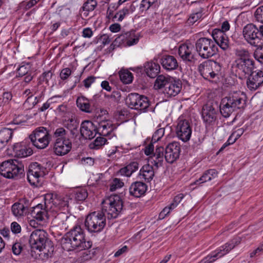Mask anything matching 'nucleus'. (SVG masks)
Here are the masks:
<instances>
[{
  "label": "nucleus",
  "mask_w": 263,
  "mask_h": 263,
  "mask_svg": "<svg viewBox=\"0 0 263 263\" xmlns=\"http://www.w3.org/2000/svg\"><path fill=\"white\" fill-rule=\"evenodd\" d=\"M63 249L68 251L88 249L92 246L91 241H86L83 230L80 226H74L61 239Z\"/></svg>",
  "instance_id": "nucleus-1"
},
{
  "label": "nucleus",
  "mask_w": 263,
  "mask_h": 263,
  "mask_svg": "<svg viewBox=\"0 0 263 263\" xmlns=\"http://www.w3.org/2000/svg\"><path fill=\"white\" fill-rule=\"evenodd\" d=\"M246 106V95L240 91H233L221 100L220 111L223 117L228 118L234 111L243 109Z\"/></svg>",
  "instance_id": "nucleus-2"
},
{
  "label": "nucleus",
  "mask_w": 263,
  "mask_h": 263,
  "mask_svg": "<svg viewBox=\"0 0 263 263\" xmlns=\"http://www.w3.org/2000/svg\"><path fill=\"white\" fill-rule=\"evenodd\" d=\"M0 174L8 179L21 177L25 174L24 165L16 159H9L0 165Z\"/></svg>",
  "instance_id": "nucleus-3"
},
{
  "label": "nucleus",
  "mask_w": 263,
  "mask_h": 263,
  "mask_svg": "<svg viewBox=\"0 0 263 263\" xmlns=\"http://www.w3.org/2000/svg\"><path fill=\"white\" fill-rule=\"evenodd\" d=\"M106 225V218L103 212H93L88 214L85 220V229L90 233L101 232Z\"/></svg>",
  "instance_id": "nucleus-4"
},
{
  "label": "nucleus",
  "mask_w": 263,
  "mask_h": 263,
  "mask_svg": "<svg viewBox=\"0 0 263 263\" xmlns=\"http://www.w3.org/2000/svg\"><path fill=\"white\" fill-rule=\"evenodd\" d=\"M195 48L198 55L202 59H209L218 52L217 45L211 39L200 37L195 42Z\"/></svg>",
  "instance_id": "nucleus-5"
},
{
  "label": "nucleus",
  "mask_w": 263,
  "mask_h": 263,
  "mask_svg": "<svg viewBox=\"0 0 263 263\" xmlns=\"http://www.w3.org/2000/svg\"><path fill=\"white\" fill-rule=\"evenodd\" d=\"M102 210L108 219L116 218L123 208V202L118 195H111L102 202Z\"/></svg>",
  "instance_id": "nucleus-6"
},
{
  "label": "nucleus",
  "mask_w": 263,
  "mask_h": 263,
  "mask_svg": "<svg viewBox=\"0 0 263 263\" xmlns=\"http://www.w3.org/2000/svg\"><path fill=\"white\" fill-rule=\"evenodd\" d=\"M221 69L220 64L213 60H206L199 65L198 69L200 74L205 79H218Z\"/></svg>",
  "instance_id": "nucleus-7"
},
{
  "label": "nucleus",
  "mask_w": 263,
  "mask_h": 263,
  "mask_svg": "<svg viewBox=\"0 0 263 263\" xmlns=\"http://www.w3.org/2000/svg\"><path fill=\"white\" fill-rule=\"evenodd\" d=\"M126 102L131 108L139 110L143 112H146L148 110L154 111V108L150 107L148 98L144 95L131 93L128 95Z\"/></svg>",
  "instance_id": "nucleus-8"
},
{
  "label": "nucleus",
  "mask_w": 263,
  "mask_h": 263,
  "mask_svg": "<svg viewBox=\"0 0 263 263\" xmlns=\"http://www.w3.org/2000/svg\"><path fill=\"white\" fill-rule=\"evenodd\" d=\"M45 206L47 210L55 211L62 208L68 207L69 200H71L67 196L57 194H48L44 198Z\"/></svg>",
  "instance_id": "nucleus-9"
},
{
  "label": "nucleus",
  "mask_w": 263,
  "mask_h": 263,
  "mask_svg": "<svg viewBox=\"0 0 263 263\" xmlns=\"http://www.w3.org/2000/svg\"><path fill=\"white\" fill-rule=\"evenodd\" d=\"M46 170L45 167L36 162L30 164L27 173L28 182L37 186L40 182V179L46 175Z\"/></svg>",
  "instance_id": "nucleus-10"
},
{
  "label": "nucleus",
  "mask_w": 263,
  "mask_h": 263,
  "mask_svg": "<svg viewBox=\"0 0 263 263\" xmlns=\"http://www.w3.org/2000/svg\"><path fill=\"white\" fill-rule=\"evenodd\" d=\"M48 234L43 230L36 229L33 231L29 238V243L32 249L42 251L45 249Z\"/></svg>",
  "instance_id": "nucleus-11"
},
{
  "label": "nucleus",
  "mask_w": 263,
  "mask_h": 263,
  "mask_svg": "<svg viewBox=\"0 0 263 263\" xmlns=\"http://www.w3.org/2000/svg\"><path fill=\"white\" fill-rule=\"evenodd\" d=\"M258 27L253 24H249L243 29V35L250 45L257 46L259 43Z\"/></svg>",
  "instance_id": "nucleus-12"
},
{
  "label": "nucleus",
  "mask_w": 263,
  "mask_h": 263,
  "mask_svg": "<svg viewBox=\"0 0 263 263\" xmlns=\"http://www.w3.org/2000/svg\"><path fill=\"white\" fill-rule=\"evenodd\" d=\"M176 132L177 137L183 142L189 141L192 135V127L189 121L179 119Z\"/></svg>",
  "instance_id": "nucleus-13"
},
{
  "label": "nucleus",
  "mask_w": 263,
  "mask_h": 263,
  "mask_svg": "<svg viewBox=\"0 0 263 263\" xmlns=\"http://www.w3.org/2000/svg\"><path fill=\"white\" fill-rule=\"evenodd\" d=\"M164 151L166 161L172 164L179 157L181 152L180 144L177 142L170 143L166 146Z\"/></svg>",
  "instance_id": "nucleus-14"
},
{
  "label": "nucleus",
  "mask_w": 263,
  "mask_h": 263,
  "mask_svg": "<svg viewBox=\"0 0 263 263\" xmlns=\"http://www.w3.org/2000/svg\"><path fill=\"white\" fill-rule=\"evenodd\" d=\"M263 85V72L256 70L248 75L247 86L251 91H255Z\"/></svg>",
  "instance_id": "nucleus-15"
},
{
  "label": "nucleus",
  "mask_w": 263,
  "mask_h": 263,
  "mask_svg": "<svg viewBox=\"0 0 263 263\" xmlns=\"http://www.w3.org/2000/svg\"><path fill=\"white\" fill-rule=\"evenodd\" d=\"M218 110L211 103H206L203 106L202 117L207 125L213 124L216 120Z\"/></svg>",
  "instance_id": "nucleus-16"
},
{
  "label": "nucleus",
  "mask_w": 263,
  "mask_h": 263,
  "mask_svg": "<svg viewBox=\"0 0 263 263\" xmlns=\"http://www.w3.org/2000/svg\"><path fill=\"white\" fill-rule=\"evenodd\" d=\"M178 54L180 58L190 64H194L197 61L195 54L193 52V47L186 44L180 45L178 49Z\"/></svg>",
  "instance_id": "nucleus-17"
},
{
  "label": "nucleus",
  "mask_w": 263,
  "mask_h": 263,
  "mask_svg": "<svg viewBox=\"0 0 263 263\" xmlns=\"http://www.w3.org/2000/svg\"><path fill=\"white\" fill-rule=\"evenodd\" d=\"M80 131L82 137L89 139L93 138L98 133L97 126L90 121H83L81 125Z\"/></svg>",
  "instance_id": "nucleus-18"
},
{
  "label": "nucleus",
  "mask_w": 263,
  "mask_h": 263,
  "mask_svg": "<svg viewBox=\"0 0 263 263\" xmlns=\"http://www.w3.org/2000/svg\"><path fill=\"white\" fill-rule=\"evenodd\" d=\"M236 67L245 75L253 72L254 62L249 58H238L235 61Z\"/></svg>",
  "instance_id": "nucleus-19"
},
{
  "label": "nucleus",
  "mask_w": 263,
  "mask_h": 263,
  "mask_svg": "<svg viewBox=\"0 0 263 263\" xmlns=\"http://www.w3.org/2000/svg\"><path fill=\"white\" fill-rule=\"evenodd\" d=\"M239 238L233 239L220 247L219 249L217 250V252L215 254L211 256H208L205 258H210V260L215 259V260L218 257H221L226 254L229 253L239 243Z\"/></svg>",
  "instance_id": "nucleus-20"
},
{
  "label": "nucleus",
  "mask_w": 263,
  "mask_h": 263,
  "mask_svg": "<svg viewBox=\"0 0 263 263\" xmlns=\"http://www.w3.org/2000/svg\"><path fill=\"white\" fill-rule=\"evenodd\" d=\"M159 59V62L166 70H173L176 69L178 67L177 60L173 55L164 54L160 57Z\"/></svg>",
  "instance_id": "nucleus-21"
},
{
  "label": "nucleus",
  "mask_w": 263,
  "mask_h": 263,
  "mask_svg": "<svg viewBox=\"0 0 263 263\" xmlns=\"http://www.w3.org/2000/svg\"><path fill=\"white\" fill-rule=\"evenodd\" d=\"M182 88V83L180 80H174L171 79L168 83H167L163 93L168 97H174L177 95Z\"/></svg>",
  "instance_id": "nucleus-22"
},
{
  "label": "nucleus",
  "mask_w": 263,
  "mask_h": 263,
  "mask_svg": "<svg viewBox=\"0 0 263 263\" xmlns=\"http://www.w3.org/2000/svg\"><path fill=\"white\" fill-rule=\"evenodd\" d=\"M72 148V142L70 140L66 141H55L54 152L58 156H64L68 154Z\"/></svg>",
  "instance_id": "nucleus-23"
},
{
  "label": "nucleus",
  "mask_w": 263,
  "mask_h": 263,
  "mask_svg": "<svg viewBox=\"0 0 263 263\" xmlns=\"http://www.w3.org/2000/svg\"><path fill=\"white\" fill-rule=\"evenodd\" d=\"M164 152V148L163 146H157L155 152L149 158V161L156 169L163 165L165 155Z\"/></svg>",
  "instance_id": "nucleus-24"
},
{
  "label": "nucleus",
  "mask_w": 263,
  "mask_h": 263,
  "mask_svg": "<svg viewBox=\"0 0 263 263\" xmlns=\"http://www.w3.org/2000/svg\"><path fill=\"white\" fill-rule=\"evenodd\" d=\"M147 189V185L141 181L133 182L129 187L130 195L135 197H140L143 195Z\"/></svg>",
  "instance_id": "nucleus-25"
},
{
  "label": "nucleus",
  "mask_w": 263,
  "mask_h": 263,
  "mask_svg": "<svg viewBox=\"0 0 263 263\" xmlns=\"http://www.w3.org/2000/svg\"><path fill=\"white\" fill-rule=\"evenodd\" d=\"M51 211L47 210L45 208V204H39L34 207L31 211L30 214L33 218L39 221L44 220V218L47 217L48 212Z\"/></svg>",
  "instance_id": "nucleus-26"
},
{
  "label": "nucleus",
  "mask_w": 263,
  "mask_h": 263,
  "mask_svg": "<svg viewBox=\"0 0 263 263\" xmlns=\"http://www.w3.org/2000/svg\"><path fill=\"white\" fill-rule=\"evenodd\" d=\"M13 150L18 157L24 158L31 155L32 149L23 143H17L13 145Z\"/></svg>",
  "instance_id": "nucleus-27"
},
{
  "label": "nucleus",
  "mask_w": 263,
  "mask_h": 263,
  "mask_svg": "<svg viewBox=\"0 0 263 263\" xmlns=\"http://www.w3.org/2000/svg\"><path fill=\"white\" fill-rule=\"evenodd\" d=\"M97 132L103 136H107L114 130L117 127L112 124L109 121H102L98 123Z\"/></svg>",
  "instance_id": "nucleus-28"
},
{
  "label": "nucleus",
  "mask_w": 263,
  "mask_h": 263,
  "mask_svg": "<svg viewBox=\"0 0 263 263\" xmlns=\"http://www.w3.org/2000/svg\"><path fill=\"white\" fill-rule=\"evenodd\" d=\"M155 175V170L153 166L146 164L143 166L140 169L139 177L140 179H143L147 182H150Z\"/></svg>",
  "instance_id": "nucleus-29"
},
{
  "label": "nucleus",
  "mask_w": 263,
  "mask_h": 263,
  "mask_svg": "<svg viewBox=\"0 0 263 263\" xmlns=\"http://www.w3.org/2000/svg\"><path fill=\"white\" fill-rule=\"evenodd\" d=\"M144 68L147 75L151 78H155L160 70V65L158 63L152 62L146 63Z\"/></svg>",
  "instance_id": "nucleus-30"
},
{
  "label": "nucleus",
  "mask_w": 263,
  "mask_h": 263,
  "mask_svg": "<svg viewBox=\"0 0 263 263\" xmlns=\"http://www.w3.org/2000/svg\"><path fill=\"white\" fill-rule=\"evenodd\" d=\"M12 134L13 132L10 128H4L0 130V151L5 147Z\"/></svg>",
  "instance_id": "nucleus-31"
},
{
  "label": "nucleus",
  "mask_w": 263,
  "mask_h": 263,
  "mask_svg": "<svg viewBox=\"0 0 263 263\" xmlns=\"http://www.w3.org/2000/svg\"><path fill=\"white\" fill-rule=\"evenodd\" d=\"M29 138H41L42 139L45 138H51V135L50 134L49 130H47L46 128L44 127H39L36 128L29 136Z\"/></svg>",
  "instance_id": "nucleus-32"
},
{
  "label": "nucleus",
  "mask_w": 263,
  "mask_h": 263,
  "mask_svg": "<svg viewBox=\"0 0 263 263\" xmlns=\"http://www.w3.org/2000/svg\"><path fill=\"white\" fill-rule=\"evenodd\" d=\"M120 37L122 40H125L128 46H132L136 44L139 41V37L135 34V31H131L122 33Z\"/></svg>",
  "instance_id": "nucleus-33"
},
{
  "label": "nucleus",
  "mask_w": 263,
  "mask_h": 263,
  "mask_svg": "<svg viewBox=\"0 0 263 263\" xmlns=\"http://www.w3.org/2000/svg\"><path fill=\"white\" fill-rule=\"evenodd\" d=\"M53 137L55 139V141L70 140L68 136V131L63 127H60L55 129L53 132Z\"/></svg>",
  "instance_id": "nucleus-34"
},
{
  "label": "nucleus",
  "mask_w": 263,
  "mask_h": 263,
  "mask_svg": "<svg viewBox=\"0 0 263 263\" xmlns=\"http://www.w3.org/2000/svg\"><path fill=\"white\" fill-rule=\"evenodd\" d=\"M30 139L32 144L38 149H44L48 146L49 144L51 138H45L42 139L41 138H30Z\"/></svg>",
  "instance_id": "nucleus-35"
},
{
  "label": "nucleus",
  "mask_w": 263,
  "mask_h": 263,
  "mask_svg": "<svg viewBox=\"0 0 263 263\" xmlns=\"http://www.w3.org/2000/svg\"><path fill=\"white\" fill-rule=\"evenodd\" d=\"M77 106L83 111L90 112V105L89 100L84 97H79L77 100Z\"/></svg>",
  "instance_id": "nucleus-36"
},
{
  "label": "nucleus",
  "mask_w": 263,
  "mask_h": 263,
  "mask_svg": "<svg viewBox=\"0 0 263 263\" xmlns=\"http://www.w3.org/2000/svg\"><path fill=\"white\" fill-rule=\"evenodd\" d=\"M13 214L17 217L23 216L27 212V209L24 204L19 202L15 203L11 208Z\"/></svg>",
  "instance_id": "nucleus-37"
},
{
  "label": "nucleus",
  "mask_w": 263,
  "mask_h": 263,
  "mask_svg": "<svg viewBox=\"0 0 263 263\" xmlns=\"http://www.w3.org/2000/svg\"><path fill=\"white\" fill-rule=\"evenodd\" d=\"M73 197L76 201L83 202L88 197V193L85 189H78L74 191Z\"/></svg>",
  "instance_id": "nucleus-38"
},
{
  "label": "nucleus",
  "mask_w": 263,
  "mask_h": 263,
  "mask_svg": "<svg viewBox=\"0 0 263 263\" xmlns=\"http://www.w3.org/2000/svg\"><path fill=\"white\" fill-rule=\"evenodd\" d=\"M157 0H142L140 5V10L142 12L146 11L149 8L157 7Z\"/></svg>",
  "instance_id": "nucleus-39"
},
{
  "label": "nucleus",
  "mask_w": 263,
  "mask_h": 263,
  "mask_svg": "<svg viewBox=\"0 0 263 263\" xmlns=\"http://www.w3.org/2000/svg\"><path fill=\"white\" fill-rule=\"evenodd\" d=\"M171 79V78H167L163 75L159 76L155 82L154 87L156 89L162 88L165 89L166 83H168Z\"/></svg>",
  "instance_id": "nucleus-40"
},
{
  "label": "nucleus",
  "mask_w": 263,
  "mask_h": 263,
  "mask_svg": "<svg viewBox=\"0 0 263 263\" xmlns=\"http://www.w3.org/2000/svg\"><path fill=\"white\" fill-rule=\"evenodd\" d=\"M107 139L102 137H97L94 141L89 144V148L90 149H98L106 143Z\"/></svg>",
  "instance_id": "nucleus-41"
},
{
  "label": "nucleus",
  "mask_w": 263,
  "mask_h": 263,
  "mask_svg": "<svg viewBox=\"0 0 263 263\" xmlns=\"http://www.w3.org/2000/svg\"><path fill=\"white\" fill-rule=\"evenodd\" d=\"M67 214L64 212L58 213L53 220V223L57 227H60L63 229L65 221L66 219Z\"/></svg>",
  "instance_id": "nucleus-42"
},
{
  "label": "nucleus",
  "mask_w": 263,
  "mask_h": 263,
  "mask_svg": "<svg viewBox=\"0 0 263 263\" xmlns=\"http://www.w3.org/2000/svg\"><path fill=\"white\" fill-rule=\"evenodd\" d=\"M120 80L124 84H129L132 82L133 76L132 72L127 70H121L119 73Z\"/></svg>",
  "instance_id": "nucleus-43"
},
{
  "label": "nucleus",
  "mask_w": 263,
  "mask_h": 263,
  "mask_svg": "<svg viewBox=\"0 0 263 263\" xmlns=\"http://www.w3.org/2000/svg\"><path fill=\"white\" fill-rule=\"evenodd\" d=\"M129 9L127 8H124L122 10H119L112 17V21H114V19L117 18L118 21L121 22L124 19L125 15L129 13Z\"/></svg>",
  "instance_id": "nucleus-44"
},
{
  "label": "nucleus",
  "mask_w": 263,
  "mask_h": 263,
  "mask_svg": "<svg viewBox=\"0 0 263 263\" xmlns=\"http://www.w3.org/2000/svg\"><path fill=\"white\" fill-rule=\"evenodd\" d=\"M97 3L95 0H87L84 3L82 7L84 11H91L93 10L97 6Z\"/></svg>",
  "instance_id": "nucleus-45"
},
{
  "label": "nucleus",
  "mask_w": 263,
  "mask_h": 263,
  "mask_svg": "<svg viewBox=\"0 0 263 263\" xmlns=\"http://www.w3.org/2000/svg\"><path fill=\"white\" fill-rule=\"evenodd\" d=\"M212 37L215 43L220 39H222L224 36L227 35L225 32L222 31L220 29H214L212 33Z\"/></svg>",
  "instance_id": "nucleus-46"
},
{
  "label": "nucleus",
  "mask_w": 263,
  "mask_h": 263,
  "mask_svg": "<svg viewBox=\"0 0 263 263\" xmlns=\"http://www.w3.org/2000/svg\"><path fill=\"white\" fill-rule=\"evenodd\" d=\"M215 44L218 45L222 50H227L229 48V42L227 35L224 36L222 39H220L215 43Z\"/></svg>",
  "instance_id": "nucleus-47"
},
{
  "label": "nucleus",
  "mask_w": 263,
  "mask_h": 263,
  "mask_svg": "<svg viewBox=\"0 0 263 263\" xmlns=\"http://www.w3.org/2000/svg\"><path fill=\"white\" fill-rule=\"evenodd\" d=\"M30 67L28 64L26 65H23L21 66L17 69V73L18 75L17 76L22 77L26 74H28L29 72H30Z\"/></svg>",
  "instance_id": "nucleus-48"
},
{
  "label": "nucleus",
  "mask_w": 263,
  "mask_h": 263,
  "mask_svg": "<svg viewBox=\"0 0 263 263\" xmlns=\"http://www.w3.org/2000/svg\"><path fill=\"white\" fill-rule=\"evenodd\" d=\"M254 57L260 63L263 64V46H259L254 52Z\"/></svg>",
  "instance_id": "nucleus-49"
},
{
  "label": "nucleus",
  "mask_w": 263,
  "mask_h": 263,
  "mask_svg": "<svg viewBox=\"0 0 263 263\" xmlns=\"http://www.w3.org/2000/svg\"><path fill=\"white\" fill-rule=\"evenodd\" d=\"M124 183L120 179L115 178L110 184V191L113 192L116 189L122 187Z\"/></svg>",
  "instance_id": "nucleus-50"
},
{
  "label": "nucleus",
  "mask_w": 263,
  "mask_h": 263,
  "mask_svg": "<svg viewBox=\"0 0 263 263\" xmlns=\"http://www.w3.org/2000/svg\"><path fill=\"white\" fill-rule=\"evenodd\" d=\"M202 16V10L201 9L199 11L193 13L191 15L190 17L188 19L189 23L190 24H194L196 22H197L199 19H200Z\"/></svg>",
  "instance_id": "nucleus-51"
},
{
  "label": "nucleus",
  "mask_w": 263,
  "mask_h": 263,
  "mask_svg": "<svg viewBox=\"0 0 263 263\" xmlns=\"http://www.w3.org/2000/svg\"><path fill=\"white\" fill-rule=\"evenodd\" d=\"M212 179V177H211L209 174L207 173L206 171H205L202 176L198 180H197L196 181L194 182L195 184H200L205 182H206L208 181H210Z\"/></svg>",
  "instance_id": "nucleus-52"
},
{
  "label": "nucleus",
  "mask_w": 263,
  "mask_h": 263,
  "mask_svg": "<svg viewBox=\"0 0 263 263\" xmlns=\"http://www.w3.org/2000/svg\"><path fill=\"white\" fill-rule=\"evenodd\" d=\"M255 17L258 22L263 24V6L258 7L256 10Z\"/></svg>",
  "instance_id": "nucleus-53"
},
{
  "label": "nucleus",
  "mask_w": 263,
  "mask_h": 263,
  "mask_svg": "<svg viewBox=\"0 0 263 263\" xmlns=\"http://www.w3.org/2000/svg\"><path fill=\"white\" fill-rule=\"evenodd\" d=\"M23 249V246L21 242H16L12 247V251L14 254L19 255L21 253Z\"/></svg>",
  "instance_id": "nucleus-54"
},
{
  "label": "nucleus",
  "mask_w": 263,
  "mask_h": 263,
  "mask_svg": "<svg viewBox=\"0 0 263 263\" xmlns=\"http://www.w3.org/2000/svg\"><path fill=\"white\" fill-rule=\"evenodd\" d=\"M95 255V252L91 251H87L83 253L82 255L81 256V260L86 261L91 259Z\"/></svg>",
  "instance_id": "nucleus-55"
},
{
  "label": "nucleus",
  "mask_w": 263,
  "mask_h": 263,
  "mask_svg": "<svg viewBox=\"0 0 263 263\" xmlns=\"http://www.w3.org/2000/svg\"><path fill=\"white\" fill-rule=\"evenodd\" d=\"M52 75L53 73L50 70L44 72L40 77V80L41 81L45 82L46 83H48L51 79Z\"/></svg>",
  "instance_id": "nucleus-56"
},
{
  "label": "nucleus",
  "mask_w": 263,
  "mask_h": 263,
  "mask_svg": "<svg viewBox=\"0 0 263 263\" xmlns=\"http://www.w3.org/2000/svg\"><path fill=\"white\" fill-rule=\"evenodd\" d=\"M65 126L69 130L76 127H79V123L73 119H71L65 124Z\"/></svg>",
  "instance_id": "nucleus-57"
},
{
  "label": "nucleus",
  "mask_w": 263,
  "mask_h": 263,
  "mask_svg": "<svg viewBox=\"0 0 263 263\" xmlns=\"http://www.w3.org/2000/svg\"><path fill=\"white\" fill-rule=\"evenodd\" d=\"M76 219L74 217L72 216H68L67 215L66 219L65 221L63 227V229H67L69 227L71 226L73 224V221H75Z\"/></svg>",
  "instance_id": "nucleus-58"
},
{
  "label": "nucleus",
  "mask_w": 263,
  "mask_h": 263,
  "mask_svg": "<svg viewBox=\"0 0 263 263\" xmlns=\"http://www.w3.org/2000/svg\"><path fill=\"white\" fill-rule=\"evenodd\" d=\"M11 230L14 234H18L21 232V227L17 222L14 221L11 224Z\"/></svg>",
  "instance_id": "nucleus-59"
},
{
  "label": "nucleus",
  "mask_w": 263,
  "mask_h": 263,
  "mask_svg": "<svg viewBox=\"0 0 263 263\" xmlns=\"http://www.w3.org/2000/svg\"><path fill=\"white\" fill-rule=\"evenodd\" d=\"M164 129L163 128H161L157 130L153 136V140H158L161 138L164 135Z\"/></svg>",
  "instance_id": "nucleus-60"
},
{
  "label": "nucleus",
  "mask_w": 263,
  "mask_h": 263,
  "mask_svg": "<svg viewBox=\"0 0 263 263\" xmlns=\"http://www.w3.org/2000/svg\"><path fill=\"white\" fill-rule=\"evenodd\" d=\"M71 71L70 68H64L61 71L60 77L61 79L65 80L67 79L69 76L71 74Z\"/></svg>",
  "instance_id": "nucleus-61"
},
{
  "label": "nucleus",
  "mask_w": 263,
  "mask_h": 263,
  "mask_svg": "<svg viewBox=\"0 0 263 263\" xmlns=\"http://www.w3.org/2000/svg\"><path fill=\"white\" fill-rule=\"evenodd\" d=\"M236 55L239 57V58H248V51L243 49H237L235 51Z\"/></svg>",
  "instance_id": "nucleus-62"
},
{
  "label": "nucleus",
  "mask_w": 263,
  "mask_h": 263,
  "mask_svg": "<svg viewBox=\"0 0 263 263\" xmlns=\"http://www.w3.org/2000/svg\"><path fill=\"white\" fill-rule=\"evenodd\" d=\"M12 95L10 92H5L3 95V103L8 104L12 100Z\"/></svg>",
  "instance_id": "nucleus-63"
},
{
  "label": "nucleus",
  "mask_w": 263,
  "mask_h": 263,
  "mask_svg": "<svg viewBox=\"0 0 263 263\" xmlns=\"http://www.w3.org/2000/svg\"><path fill=\"white\" fill-rule=\"evenodd\" d=\"M96 78L93 76L88 77L83 81L84 86L86 88H89L91 84L95 82Z\"/></svg>",
  "instance_id": "nucleus-64"
}]
</instances>
